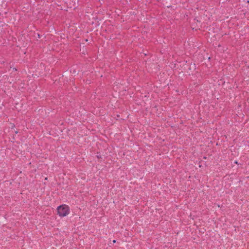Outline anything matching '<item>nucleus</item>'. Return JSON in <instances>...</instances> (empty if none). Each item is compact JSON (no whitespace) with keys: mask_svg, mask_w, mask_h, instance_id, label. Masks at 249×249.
Returning <instances> with one entry per match:
<instances>
[{"mask_svg":"<svg viewBox=\"0 0 249 249\" xmlns=\"http://www.w3.org/2000/svg\"><path fill=\"white\" fill-rule=\"evenodd\" d=\"M57 212L60 217H64L69 214L70 209L68 206L62 205L57 207Z\"/></svg>","mask_w":249,"mask_h":249,"instance_id":"1","label":"nucleus"}]
</instances>
